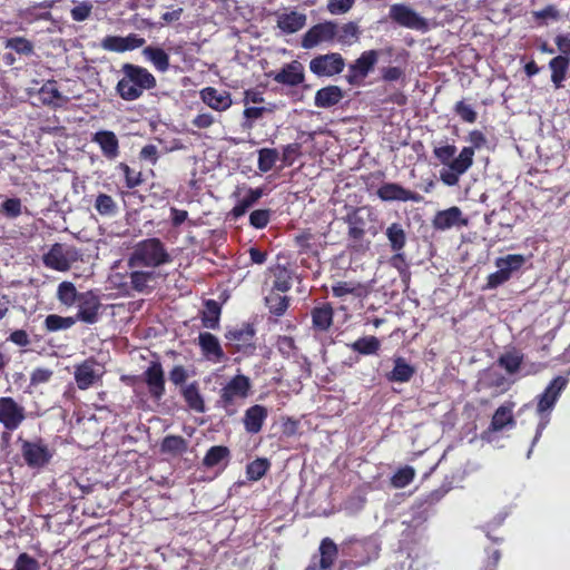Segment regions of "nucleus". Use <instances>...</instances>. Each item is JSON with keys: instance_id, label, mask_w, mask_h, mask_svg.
Returning <instances> with one entry per match:
<instances>
[{"instance_id": "f257e3e1", "label": "nucleus", "mask_w": 570, "mask_h": 570, "mask_svg": "<svg viewBox=\"0 0 570 570\" xmlns=\"http://www.w3.org/2000/svg\"><path fill=\"white\" fill-rule=\"evenodd\" d=\"M173 262L165 244L157 237L138 242L127 258L129 268H147L154 271Z\"/></svg>"}, {"instance_id": "f03ea898", "label": "nucleus", "mask_w": 570, "mask_h": 570, "mask_svg": "<svg viewBox=\"0 0 570 570\" xmlns=\"http://www.w3.org/2000/svg\"><path fill=\"white\" fill-rule=\"evenodd\" d=\"M568 379L566 376H556L541 394L537 396V413L540 416V421L535 429V434L532 439L531 446L527 453V459L531 458L534 445L540 440L544 429L549 424L550 414L554 409L559 397L568 385Z\"/></svg>"}, {"instance_id": "7ed1b4c3", "label": "nucleus", "mask_w": 570, "mask_h": 570, "mask_svg": "<svg viewBox=\"0 0 570 570\" xmlns=\"http://www.w3.org/2000/svg\"><path fill=\"white\" fill-rule=\"evenodd\" d=\"M382 541L377 534L351 538L342 544V554L348 557L356 567L365 566L380 556Z\"/></svg>"}, {"instance_id": "20e7f679", "label": "nucleus", "mask_w": 570, "mask_h": 570, "mask_svg": "<svg viewBox=\"0 0 570 570\" xmlns=\"http://www.w3.org/2000/svg\"><path fill=\"white\" fill-rule=\"evenodd\" d=\"M252 389L248 376L237 374L233 376L225 386L222 387L217 406L224 409L227 415L236 413V401L246 399Z\"/></svg>"}, {"instance_id": "39448f33", "label": "nucleus", "mask_w": 570, "mask_h": 570, "mask_svg": "<svg viewBox=\"0 0 570 570\" xmlns=\"http://www.w3.org/2000/svg\"><path fill=\"white\" fill-rule=\"evenodd\" d=\"M446 490H435L413 503L404 514L402 523L406 525L405 531H416L428 521L432 513V507L441 500Z\"/></svg>"}, {"instance_id": "423d86ee", "label": "nucleus", "mask_w": 570, "mask_h": 570, "mask_svg": "<svg viewBox=\"0 0 570 570\" xmlns=\"http://www.w3.org/2000/svg\"><path fill=\"white\" fill-rule=\"evenodd\" d=\"M473 156L472 148H462L460 154L440 170L441 181L449 187L458 185L460 177L473 165Z\"/></svg>"}, {"instance_id": "0eeeda50", "label": "nucleus", "mask_w": 570, "mask_h": 570, "mask_svg": "<svg viewBox=\"0 0 570 570\" xmlns=\"http://www.w3.org/2000/svg\"><path fill=\"white\" fill-rule=\"evenodd\" d=\"M379 56L380 52L374 49L363 51L361 56L348 66L347 73L345 75L347 83L351 86H360L374 69Z\"/></svg>"}, {"instance_id": "6e6552de", "label": "nucleus", "mask_w": 570, "mask_h": 570, "mask_svg": "<svg viewBox=\"0 0 570 570\" xmlns=\"http://www.w3.org/2000/svg\"><path fill=\"white\" fill-rule=\"evenodd\" d=\"M309 70L316 77H333L345 68V59L338 52L318 55L309 61Z\"/></svg>"}, {"instance_id": "1a4fd4ad", "label": "nucleus", "mask_w": 570, "mask_h": 570, "mask_svg": "<svg viewBox=\"0 0 570 570\" xmlns=\"http://www.w3.org/2000/svg\"><path fill=\"white\" fill-rule=\"evenodd\" d=\"M255 328L250 324H243L226 331L225 338L234 345L236 351L245 356L254 355L256 345L254 343Z\"/></svg>"}, {"instance_id": "9d476101", "label": "nucleus", "mask_w": 570, "mask_h": 570, "mask_svg": "<svg viewBox=\"0 0 570 570\" xmlns=\"http://www.w3.org/2000/svg\"><path fill=\"white\" fill-rule=\"evenodd\" d=\"M21 454L26 464L31 469L46 466L52 458L48 445L40 439L36 441L23 440L21 443Z\"/></svg>"}, {"instance_id": "9b49d317", "label": "nucleus", "mask_w": 570, "mask_h": 570, "mask_svg": "<svg viewBox=\"0 0 570 570\" xmlns=\"http://www.w3.org/2000/svg\"><path fill=\"white\" fill-rule=\"evenodd\" d=\"M389 16L401 27L419 31H426L429 28L426 20L404 3L392 4Z\"/></svg>"}, {"instance_id": "f8f14e48", "label": "nucleus", "mask_w": 570, "mask_h": 570, "mask_svg": "<svg viewBox=\"0 0 570 570\" xmlns=\"http://www.w3.org/2000/svg\"><path fill=\"white\" fill-rule=\"evenodd\" d=\"M338 28L333 21H325L311 27L303 36L301 46L304 49H313L323 42H333Z\"/></svg>"}, {"instance_id": "ddd939ff", "label": "nucleus", "mask_w": 570, "mask_h": 570, "mask_svg": "<svg viewBox=\"0 0 570 570\" xmlns=\"http://www.w3.org/2000/svg\"><path fill=\"white\" fill-rule=\"evenodd\" d=\"M77 259V252L72 247L56 243L42 257L43 264L55 271L66 272L71 262Z\"/></svg>"}, {"instance_id": "4468645a", "label": "nucleus", "mask_w": 570, "mask_h": 570, "mask_svg": "<svg viewBox=\"0 0 570 570\" xmlns=\"http://www.w3.org/2000/svg\"><path fill=\"white\" fill-rule=\"evenodd\" d=\"M26 419L24 407L10 396L0 397V423L8 432L17 430Z\"/></svg>"}, {"instance_id": "2eb2a0df", "label": "nucleus", "mask_w": 570, "mask_h": 570, "mask_svg": "<svg viewBox=\"0 0 570 570\" xmlns=\"http://www.w3.org/2000/svg\"><path fill=\"white\" fill-rule=\"evenodd\" d=\"M100 307V298L92 291L80 293L78 312L73 318L86 324H96L99 320Z\"/></svg>"}, {"instance_id": "dca6fc26", "label": "nucleus", "mask_w": 570, "mask_h": 570, "mask_svg": "<svg viewBox=\"0 0 570 570\" xmlns=\"http://www.w3.org/2000/svg\"><path fill=\"white\" fill-rule=\"evenodd\" d=\"M338 554L337 544L331 538L322 539L318 554H314L305 570H330Z\"/></svg>"}, {"instance_id": "f3484780", "label": "nucleus", "mask_w": 570, "mask_h": 570, "mask_svg": "<svg viewBox=\"0 0 570 570\" xmlns=\"http://www.w3.org/2000/svg\"><path fill=\"white\" fill-rule=\"evenodd\" d=\"M148 392L154 401H160L165 395V373L160 362L153 361L142 373Z\"/></svg>"}, {"instance_id": "a211bd4d", "label": "nucleus", "mask_w": 570, "mask_h": 570, "mask_svg": "<svg viewBox=\"0 0 570 570\" xmlns=\"http://www.w3.org/2000/svg\"><path fill=\"white\" fill-rule=\"evenodd\" d=\"M376 195L383 202H414L420 203L423 197L412 190H409L396 183H384L382 184Z\"/></svg>"}, {"instance_id": "6ab92c4d", "label": "nucleus", "mask_w": 570, "mask_h": 570, "mask_svg": "<svg viewBox=\"0 0 570 570\" xmlns=\"http://www.w3.org/2000/svg\"><path fill=\"white\" fill-rule=\"evenodd\" d=\"M121 71L136 88L141 90V94L156 87V78L144 67L125 63Z\"/></svg>"}, {"instance_id": "aec40b11", "label": "nucleus", "mask_w": 570, "mask_h": 570, "mask_svg": "<svg viewBox=\"0 0 570 570\" xmlns=\"http://www.w3.org/2000/svg\"><path fill=\"white\" fill-rule=\"evenodd\" d=\"M145 39L136 33H130L126 37L107 36L101 41V47L105 50L114 52H125L142 47Z\"/></svg>"}, {"instance_id": "412c9836", "label": "nucleus", "mask_w": 570, "mask_h": 570, "mask_svg": "<svg viewBox=\"0 0 570 570\" xmlns=\"http://www.w3.org/2000/svg\"><path fill=\"white\" fill-rule=\"evenodd\" d=\"M515 421L512 415V411L510 407L501 405L499 406L491 420V423L482 434L481 439L488 442L492 441V434L494 432L501 431L507 426H514Z\"/></svg>"}, {"instance_id": "4be33fe9", "label": "nucleus", "mask_w": 570, "mask_h": 570, "mask_svg": "<svg viewBox=\"0 0 570 570\" xmlns=\"http://www.w3.org/2000/svg\"><path fill=\"white\" fill-rule=\"evenodd\" d=\"M268 417V410L266 406L255 404L249 406L244 414L243 424L248 434H257L262 431L264 422Z\"/></svg>"}, {"instance_id": "5701e85b", "label": "nucleus", "mask_w": 570, "mask_h": 570, "mask_svg": "<svg viewBox=\"0 0 570 570\" xmlns=\"http://www.w3.org/2000/svg\"><path fill=\"white\" fill-rule=\"evenodd\" d=\"M199 94L203 102L216 111L227 110L232 106V98L228 91L206 87Z\"/></svg>"}, {"instance_id": "b1692460", "label": "nucleus", "mask_w": 570, "mask_h": 570, "mask_svg": "<svg viewBox=\"0 0 570 570\" xmlns=\"http://www.w3.org/2000/svg\"><path fill=\"white\" fill-rule=\"evenodd\" d=\"M198 344L203 352V355L207 360L214 363H219L224 361L225 353L220 346L218 338L214 334L209 332L199 333Z\"/></svg>"}, {"instance_id": "393cba45", "label": "nucleus", "mask_w": 570, "mask_h": 570, "mask_svg": "<svg viewBox=\"0 0 570 570\" xmlns=\"http://www.w3.org/2000/svg\"><path fill=\"white\" fill-rule=\"evenodd\" d=\"M92 142L97 144L107 159H116L119 156V141L114 131L99 130L94 134Z\"/></svg>"}, {"instance_id": "a878e982", "label": "nucleus", "mask_w": 570, "mask_h": 570, "mask_svg": "<svg viewBox=\"0 0 570 570\" xmlns=\"http://www.w3.org/2000/svg\"><path fill=\"white\" fill-rule=\"evenodd\" d=\"M100 376L98 364L94 360H86L76 366L75 380L80 390H87Z\"/></svg>"}, {"instance_id": "bb28decb", "label": "nucleus", "mask_w": 570, "mask_h": 570, "mask_svg": "<svg viewBox=\"0 0 570 570\" xmlns=\"http://www.w3.org/2000/svg\"><path fill=\"white\" fill-rule=\"evenodd\" d=\"M304 69L303 66L298 61H292L285 65L274 76V80L277 83L286 85V86H297L304 81Z\"/></svg>"}, {"instance_id": "cd10ccee", "label": "nucleus", "mask_w": 570, "mask_h": 570, "mask_svg": "<svg viewBox=\"0 0 570 570\" xmlns=\"http://www.w3.org/2000/svg\"><path fill=\"white\" fill-rule=\"evenodd\" d=\"M306 20L307 17L305 13L292 10L277 16V27L282 33L292 35L303 29L306 24Z\"/></svg>"}, {"instance_id": "c85d7f7f", "label": "nucleus", "mask_w": 570, "mask_h": 570, "mask_svg": "<svg viewBox=\"0 0 570 570\" xmlns=\"http://www.w3.org/2000/svg\"><path fill=\"white\" fill-rule=\"evenodd\" d=\"M525 263L527 258L521 254H508L494 261L495 267L500 268L509 281L520 274Z\"/></svg>"}, {"instance_id": "c756f323", "label": "nucleus", "mask_w": 570, "mask_h": 570, "mask_svg": "<svg viewBox=\"0 0 570 570\" xmlns=\"http://www.w3.org/2000/svg\"><path fill=\"white\" fill-rule=\"evenodd\" d=\"M51 7L52 3L49 1L35 3L28 8L20 9L18 11V17L27 23H33L40 20L50 21L52 20V14L49 11Z\"/></svg>"}, {"instance_id": "7c9ffc66", "label": "nucleus", "mask_w": 570, "mask_h": 570, "mask_svg": "<svg viewBox=\"0 0 570 570\" xmlns=\"http://www.w3.org/2000/svg\"><path fill=\"white\" fill-rule=\"evenodd\" d=\"M344 97L341 87L330 85L318 89L314 97V105L318 108H331L336 106Z\"/></svg>"}, {"instance_id": "2f4dec72", "label": "nucleus", "mask_w": 570, "mask_h": 570, "mask_svg": "<svg viewBox=\"0 0 570 570\" xmlns=\"http://www.w3.org/2000/svg\"><path fill=\"white\" fill-rule=\"evenodd\" d=\"M180 393L189 410L196 413L206 412L205 400L199 391L197 382H191L181 386Z\"/></svg>"}, {"instance_id": "473e14b6", "label": "nucleus", "mask_w": 570, "mask_h": 570, "mask_svg": "<svg viewBox=\"0 0 570 570\" xmlns=\"http://www.w3.org/2000/svg\"><path fill=\"white\" fill-rule=\"evenodd\" d=\"M393 363L392 371L385 375L389 382L406 383L413 377L415 368L404 357H395Z\"/></svg>"}, {"instance_id": "72a5a7b5", "label": "nucleus", "mask_w": 570, "mask_h": 570, "mask_svg": "<svg viewBox=\"0 0 570 570\" xmlns=\"http://www.w3.org/2000/svg\"><path fill=\"white\" fill-rule=\"evenodd\" d=\"M333 315L334 311L330 304L315 306L311 312L313 328L320 332L327 331L333 323Z\"/></svg>"}, {"instance_id": "f704fd0d", "label": "nucleus", "mask_w": 570, "mask_h": 570, "mask_svg": "<svg viewBox=\"0 0 570 570\" xmlns=\"http://www.w3.org/2000/svg\"><path fill=\"white\" fill-rule=\"evenodd\" d=\"M570 60L566 56H557L549 61V69L551 70V81L556 89L563 87L567 72L569 70Z\"/></svg>"}, {"instance_id": "c9c22d12", "label": "nucleus", "mask_w": 570, "mask_h": 570, "mask_svg": "<svg viewBox=\"0 0 570 570\" xmlns=\"http://www.w3.org/2000/svg\"><path fill=\"white\" fill-rule=\"evenodd\" d=\"M230 456V451L224 445H214L205 454L203 465L206 468L219 466L225 469Z\"/></svg>"}, {"instance_id": "e433bc0d", "label": "nucleus", "mask_w": 570, "mask_h": 570, "mask_svg": "<svg viewBox=\"0 0 570 570\" xmlns=\"http://www.w3.org/2000/svg\"><path fill=\"white\" fill-rule=\"evenodd\" d=\"M462 212L459 207H451L439 212L433 219V227L439 230H445L459 225Z\"/></svg>"}, {"instance_id": "4c0bfd02", "label": "nucleus", "mask_w": 570, "mask_h": 570, "mask_svg": "<svg viewBox=\"0 0 570 570\" xmlns=\"http://www.w3.org/2000/svg\"><path fill=\"white\" fill-rule=\"evenodd\" d=\"M129 273L130 287L138 292L145 293L149 288V283L155 279L156 273L151 269L130 268Z\"/></svg>"}, {"instance_id": "58836bf2", "label": "nucleus", "mask_w": 570, "mask_h": 570, "mask_svg": "<svg viewBox=\"0 0 570 570\" xmlns=\"http://www.w3.org/2000/svg\"><path fill=\"white\" fill-rule=\"evenodd\" d=\"M142 55L158 71L165 72L168 70L169 56L163 48L148 46L144 48Z\"/></svg>"}, {"instance_id": "ea45409f", "label": "nucleus", "mask_w": 570, "mask_h": 570, "mask_svg": "<svg viewBox=\"0 0 570 570\" xmlns=\"http://www.w3.org/2000/svg\"><path fill=\"white\" fill-rule=\"evenodd\" d=\"M220 305L214 299L205 302V309L202 313V323L206 328L215 330L219 326Z\"/></svg>"}, {"instance_id": "a19ab883", "label": "nucleus", "mask_w": 570, "mask_h": 570, "mask_svg": "<svg viewBox=\"0 0 570 570\" xmlns=\"http://www.w3.org/2000/svg\"><path fill=\"white\" fill-rule=\"evenodd\" d=\"M392 252L403 250L406 245V233L400 223H392L385 230Z\"/></svg>"}, {"instance_id": "79ce46f5", "label": "nucleus", "mask_w": 570, "mask_h": 570, "mask_svg": "<svg viewBox=\"0 0 570 570\" xmlns=\"http://www.w3.org/2000/svg\"><path fill=\"white\" fill-rule=\"evenodd\" d=\"M274 283L273 289L286 293L292 288L293 272L283 265H276L273 268Z\"/></svg>"}, {"instance_id": "37998d69", "label": "nucleus", "mask_w": 570, "mask_h": 570, "mask_svg": "<svg viewBox=\"0 0 570 570\" xmlns=\"http://www.w3.org/2000/svg\"><path fill=\"white\" fill-rule=\"evenodd\" d=\"M479 382L484 387H498L501 390H507L509 386V382L505 376L495 367L487 368L482 373Z\"/></svg>"}, {"instance_id": "c03bdc74", "label": "nucleus", "mask_w": 570, "mask_h": 570, "mask_svg": "<svg viewBox=\"0 0 570 570\" xmlns=\"http://www.w3.org/2000/svg\"><path fill=\"white\" fill-rule=\"evenodd\" d=\"M188 449L187 441L180 435H167L160 443V451L166 454L180 455Z\"/></svg>"}, {"instance_id": "a18cd8bd", "label": "nucleus", "mask_w": 570, "mask_h": 570, "mask_svg": "<svg viewBox=\"0 0 570 570\" xmlns=\"http://www.w3.org/2000/svg\"><path fill=\"white\" fill-rule=\"evenodd\" d=\"M381 342L376 336H363L353 342L350 347L362 355H374L380 350Z\"/></svg>"}, {"instance_id": "49530a36", "label": "nucleus", "mask_w": 570, "mask_h": 570, "mask_svg": "<svg viewBox=\"0 0 570 570\" xmlns=\"http://www.w3.org/2000/svg\"><path fill=\"white\" fill-rule=\"evenodd\" d=\"M523 362V354L513 350L505 352L498 358V365L504 368L510 375L515 374Z\"/></svg>"}, {"instance_id": "de8ad7c7", "label": "nucleus", "mask_w": 570, "mask_h": 570, "mask_svg": "<svg viewBox=\"0 0 570 570\" xmlns=\"http://www.w3.org/2000/svg\"><path fill=\"white\" fill-rule=\"evenodd\" d=\"M76 322L77 318H73V316L65 317L57 314H49L46 316L43 324L48 332H58L72 327Z\"/></svg>"}, {"instance_id": "09e8293b", "label": "nucleus", "mask_w": 570, "mask_h": 570, "mask_svg": "<svg viewBox=\"0 0 570 570\" xmlns=\"http://www.w3.org/2000/svg\"><path fill=\"white\" fill-rule=\"evenodd\" d=\"M79 297L80 293L77 292L73 283L66 281L58 285L57 298L61 304L66 306H72L76 302H78Z\"/></svg>"}, {"instance_id": "8fccbe9b", "label": "nucleus", "mask_w": 570, "mask_h": 570, "mask_svg": "<svg viewBox=\"0 0 570 570\" xmlns=\"http://www.w3.org/2000/svg\"><path fill=\"white\" fill-rule=\"evenodd\" d=\"M348 225V237L354 240H360L365 234V222L363 217L358 215V210H354L346 217Z\"/></svg>"}, {"instance_id": "3c124183", "label": "nucleus", "mask_w": 570, "mask_h": 570, "mask_svg": "<svg viewBox=\"0 0 570 570\" xmlns=\"http://www.w3.org/2000/svg\"><path fill=\"white\" fill-rule=\"evenodd\" d=\"M271 463L265 458H258L246 466V476L249 481L261 480L268 471Z\"/></svg>"}, {"instance_id": "603ef678", "label": "nucleus", "mask_w": 570, "mask_h": 570, "mask_svg": "<svg viewBox=\"0 0 570 570\" xmlns=\"http://www.w3.org/2000/svg\"><path fill=\"white\" fill-rule=\"evenodd\" d=\"M390 265L397 269L402 282L407 288L410 284L411 273L404 253L402 250L394 252V255L390 258Z\"/></svg>"}, {"instance_id": "864d4df0", "label": "nucleus", "mask_w": 570, "mask_h": 570, "mask_svg": "<svg viewBox=\"0 0 570 570\" xmlns=\"http://www.w3.org/2000/svg\"><path fill=\"white\" fill-rule=\"evenodd\" d=\"M95 209L101 216L112 217L118 213V206L111 196L99 194L95 200Z\"/></svg>"}, {"instance_id": "5fc2aeb1", "label": "nucleus", "mask_w": 570, "mask_h": 570, "mask_svg": "<svg viewBox=\"0 0 570 570\" xmlns=\"http://www.w3.org/2000/svg\"><path fill=\"white\" fill-rule=\"evenodd\" d=\"M4 47L11 49L18 55L31 56L33 53V43L24 37H11L4 41Z\"/></svg>"}, {"instance_id": "6e6d98bb", "label": "nucleus", "mask_w": 570, "mask_h": 570, "mask_svg": "<svg viewBox=\"0 0 570 570\" xmlns=\"http://www.w3.org/2000/svg\"><path fill=\"white\" fill-rule=\"evenodd\" d=\"M117 94L127 101H132L141 96V90L136 88L128 78L124 77L118 81L116 87Z\"/></svg>"}, {"instance_id": "4d7b16f0", "label": "nucleus", "mask_w": 570, "mask_h": 570, "mask_svg": "<svg viewBox=\"0 0 570 570\" xmlns=\"http://www.w3.org/2000/svg\"><path fill=\"white\" fill-rule=\"evenodd\" d=\"M278 159V153L274 148H263L258 151L257 167L262 173L272 170Z\"/></svg>"}, {"instance_id": "13d9d810", "label": "nucleus", "mask_w": 570, "mask_h": 570, "mask_svg": "<svg viewBox=\"0 0 570 570\" xmlns=\"http://www.w3.org/2000/svg\"><path fill=\"white\" fill-rule=\"evenodd\" d=\"M415 476V471L412 466H404L399 469L392 476V485L397 489L409 485Z\"/></svg>"}, {"instance_id": "bf43d9fd", "label": "nucleus", "mask_w": 570, "mask_h": 570, "mask_svg": "<svg viewBox=\"0 0 570 570\" xmlns=\"http://www.w3.org/2000/svg\"><path fill=\"white\" fill-rule=\"evenodd\" d=\"M39 98L45 105H51L55 102V100L61 98V94L58 90L55 81H48L46 82L40 89H39Z\"/></svg>"}, {"instance_id": "052dcab7", "label": "nucleus", "mask_w": 570, "mask_h": 570, "mask_svg": "<svg viewBox=\"0 0 570 570\" xmlns=\"http://www.w3.org/2000/svg\"><path fill=\"white\" fill-rule=\"evenodd\" d=\"M456 147L455 145L445 144L435 146L433 149L434 157L442 164L449 165L455 157Z\"/></svg>"}, {"instance_id": "680f3d73", "label": "nucleus", "mask_w": 570, "mask_h": 570, "mask_svg": "<svg viewBox=\"0 0 570 570\" xmlns=\"http://www.w3.org/2000/svg\"><path fill=\"white\" fill-rule=\"evenodd\" d=\"M269 312L275 316H282L288 307V297L279 295H271L266 297Z\"/></svg>"}, {"instance_id": "e2e57ef3", "label": "nucleus", "mask_w": 570, "mask_h": 570, "mask_svg": "<svg viewBox=\"0 0 570 570\" xmlns=\"http://www.w3.org/2000/svg\"><path fill=\"white\" fill-rule=\"evenodd\" d=\"M272 209H255L249 215V224L256 229H262L267 226L271 219Z\"/></svg>"}, {"instance_id": "0e129e2a", "label": "nucleus", "mask_w": 570, "mask_h": 570, "mask_svg": "<svg viewBox=\"0 0 570 570\" xmlns=\"http://www.w3.org/2000/svg\"><path fill=\"white\" fill-rule=\"evenodd\" d=\"M277 351L286 358L293 357L296 354L295 341L291 336H279L276 342Z\"/></svg>"}, {"instance_id": "69168bd1", "label": "nucleus", "mask_w": 570, "mask_h": 570, "mask_svg": "<svg viewBox=\"0 0 570 570\" xmlns=\"http://www.w3.org/2000/svg\"><path fill=\"white\" fill-rule=\"evenodd\" d=\"M1 210L9 218H17L22 213L21 200L17 197L7 198L1 204Z\"/></svg>"}, {"instance_id": "338daca9", "label": "nucleus", "mask_w": 570, "mask_h": 570, "mask_svg": "<svg viewBox=\"0 0 570 570\" xmlns=\"http://www.w3.org/2000/svg\"><path fill=\"white\" fill-rule=\"evenodd\" d=\"M118 168L124 173L127 188H135L142 181L141 174L132 170L127 164L120 163Z\"/></svg>"}, {"instance_id": "774afa93", "label": "nucleus", "mask_w": 570, "mask_h": 570, "mask_svg": "<svg viewBox=\"0 0 570 570\" xmlns=\"http://www.w3.org/2000/svg\"><path fill=\"white\" fill-rule=\"evenodd\" d=\"M454 111L463 121L469 124H473L478 117L476 111L470 105H466L463 100H460L455 104Z\"/></svg>"}]
</instances>
